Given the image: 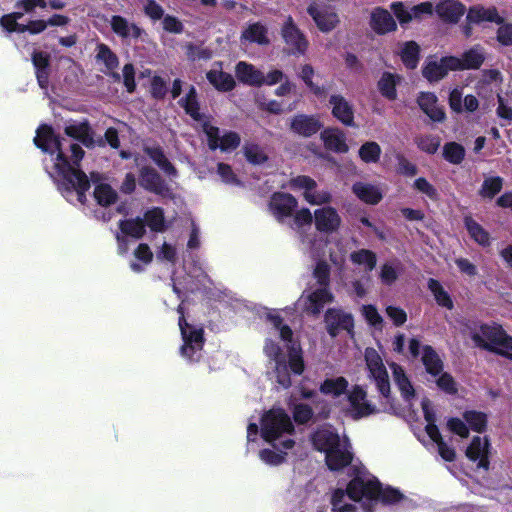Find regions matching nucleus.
Wrapping results in <instances>:
<instances>
[{
  "instance_id": "774afa93",
  "label": "nucleus",
  "mask_w": 512,
  "mask_h": 512,
  "mask_svg": "<svg viewBox=\"0 0 512 512\" xmlns=\"http://www.w3.org/2000/svg\"><path fill=\"white\" fill-rule=\"evenodd\" d=\"M168 92L166 81L158 75L151 79L150 94L156 100H163Z\"/></svg>"
},
{
  "instance_id": "338daca9",
  "label": "nucleus",
  "mask_w": 512,
  "mask_h": 512,
  "mask_svg": "<svg viewBox=\"0 0 512 512\" xmlns=\"http://www.w3.org/2000/svg\"><path fill=\"white\" fill-rule=\"evenodd\" d=\"M438 376L436 384L440 390L449 395H455L458 392L457 383L450 373L442 371Z\"/></svg>"
},
{
  "instance_id": "2eb2a0df",
  "label": "nucleus",
  "mask_w": 512,
  "mask_h": 512,
  "mask_svg": "<svg viewBox=\"0 0 512 512\" xmlns=\"http://www.w3.org/2000/svg\"><path fill=\"white\" fill-rule=\"evenodd\" d=\"M297 206V199L290 193L277 191L270 197L269 208L278 221L291 217Z\"/></svg>"
},
{
  "instance_id": "a18cd8bd",
  "label": "nucleus",
  "mask_w": 512,
  "mask_h": 512,
  "mask_svg": "<svg viewBox=\"0 0 512 512\" xmlns=\"http://www.w3.org/2000/svg\"><path fill=\"white\" fill-rule=\"evenodd\" d=\"M93 195L97 204L102 207H109L115 204L118 200L117 192L110 184L107 183H100L96 185Z\"/></svg>"
},
{
  "instance_id": "4468645a",
  "label": "nucleus",
  "mask_w": 512,
  "mask_h": 512,
  "mask_svg": "<svg viewBox=\"0 0 512 512\" xmlns=\"http://www.w3.org/2000/svg\"><path fill=\"white\" fill-rule=\"evenodd\" d=\"M490 448L491 443L487 436H473L470 444L466 448L465 455L472 461L477 462V467L489 470L490 468Z\"/></svg>"
},
{
  "instance_id": "052dcab7",
  "label": "nucleus",
  "mask_w": 512,
  "mask_h": 512,
  "mask_svg": "<svg viewBox=\"0 0 512 512\" xmlns=\"http://www.w3.org/2000/svg\"><path fill=\"white\" fill-rule=\"evenodd\" d=\"M346 495L348 496L347 488L345 490L341 488L334 490L331 497V505L334 512H350L355 510L353 504L343 503Z\"/></svg>"
},
{
  "instance_id": "dca6fc26",
  "label": "nucleus",
  "mask_w": 512,
  "mask_h": 512,
  "mask_svg": "<svg viewBox=\"0 0 512 512\" xmlns=\"http://www.w3.org/2000/svg\"><path fill=\"white\" fill-rule=\"evenodd\" d=\"M366 398V391L359 385H355L348 394L349 413L353 419L358 420L376 412L375 406L367 401Z\"/></svg>"
},
{
  "instance_id": "09e8293b",
  "label": "nucleus",
  "mask_w": 512,
  "mask_h": 512,
  "mask_svg": "<svg viewBox=\"0 0 512 512\" xmlns=\"http://www.w3.org/2000/svg\"><path fill=\"white\" fill-rule=\"evenodd\" d=\"M119 229L123 234L135 239H141L146 233L144 220L140 217L120 220Z\"/></svg>"
},
{
  "instance_id": "aec40b11",
  "label": "nucleus",
  "mask_w": 512,
  "mask_h": 512,
  "mask_svg": "<svg viewBox=\"0 0 512 512\" xmlns=\"http://www.w3.org/2000/svg\"><path fill=\"white\" fill-rule=\"evenodd\" d=\"M329 104L332 106V116L347 127H355L354 108L344 96L333 94L329 98Z\"/></svg>"
},
{
  "instance_id": "473e14b6",
  "label": "nucleus",
  "mask_w": 512,
  "mask_h": 512,
  "mask_svg": "<svg viewBox=\"0 0 512 512\" xmlns=\"http://www.w3.org/2000/svg\"><path fill=\"white\" fill-rule=\"evenodd\" d=\"M321 139L326 149L336 153H347L349 147L345 134L338 128H326L321 132Z\"/></svg>"
},
{
  "instance_id": "72a5a7b5",
  "label": "nucleus",
  "mask_w": 512,
  "mask_h": 512,
  "mask_svg": "<svg viewBox=\"0 0 512 512\" xmlns=\"http://www.w3.org/2000/svg\"><path fill=\"white\" fill-rule=\"evenodd\" d=\"M352 461L353 453L347 449H341V445L325 455V463L331 471H340L349 466Z\"/></svg>"
},
{
  "instance_id": "c03bdc74",
  "label": "nucleus",
  "mask_w": 512,
  "mask_h": 512,
  "mask_svg": "<svg viewBox=\"0 0 512 512\" xmlns=\"http://www.w3.org/2000/svg\"><path fill=\"white\" fill-rule=\"evenodd\" d=\"M393 377L396 385L398 386L403 398L410 400L415 396V390L407 377L403 368L397 363H392Z\"/></svg>"
},
{
  "instance_id": "4d7b16f0",
  "label": "nucleus",
  "mask_w": 512,
  "mask_h": 512,
  "mask_svg": "<svg viewBox=\"0 0 512 512\" xmlns=\"http://www.w3.org/2000/svg\"><path fill=\"white\" fill-rule=\"evenodd\" d=\"M350 259L358 265H366L367 270L372 271L376 266V254L368 249H360L351 253Z\"/></svg>"
},
{
  "instance_id": "69168bd1",
  "label": "nucleus",
  "mask_w": 512,
  "mask_h": 512,
  "mask_svg": "<svg viewBox=\"0 0 512 512\" xmlns=\"http://www.w3.org/2000/svg\"><path fill=\"white\" fill-rule=\"evenodd\" d=\"M293 419L299 425L307 424L314 416L312 407L305 403L296 404L292 410Z\"/></svg>"
},
{
  "instance_id": "f8f14e48",
  "label": "nucleus",
  "mask_w": 512,
  "mask_h": 512,
  "mask_svg": "<svg viewBox=\"0 0 512 512\" xmlns=\"http://www.w3.org/2000/svg\"><path fill=\"white\" fill-rule=\"evenodd\" d=\"M327 333L331 337H336L340 330H345L349 334L354 333V318L351 313H346L339 308H328L324 315Z\"/></svg>"
},
{
  "instance_id": "f704fd0d",
  "label": "nucleus",
  "mask_w": 512,
  "mask_h": 512,
  "mask_svg": "<svg viewBox=\"0 0 512 512\" xmlns=\"http://www.w3.org/2000/svg\"><path fill=\"white\" fill-rule=\"evenodd\" d=\"M401 77L388 71L382 73L377 82V88L382 97L389 101L397 99V85L400 83Z\"/></svg>"
},
{
  "instance_id": "e2e57ef3",
  "label": "nucleus",
  "mask_w": 512,
  "mask_h": 512,
  "mask_svg": "<svg viewBox=\"0 0 512 512\" xmlns=\"http://www.w3.org/2000/svg\"><path fill=\"white\" fill-rule=\"evenodd\" d=\"M390 9L395 15L401 27L405 28L411 21V11L404 2L395 1L390 4Z\"/></svg>"
},
{
  "instance_id": "ddd939ff",
  "label": "nucleus",
  "mask_w": 512,
  "mask_h": 512,
  "mask_svg": "<svg viewBox=\"0 0 512 512\" xmlns=\"http://www.w3.org/2000/svg\"><path fill=\"white\" fill-rule=\"evenodd\" d=\"M307 13L323 33L331 32L340 22L338 14L330 6H320L315 1L308 5Z\"/></svg>"
},
{
  "instance_id": "412c9836",
  "label": "nucleus",
  "mask_w": 512,
  "mask_h": 512,
  "mask_svg": "<svg viewBox=\"0 0 512 512\" xmlns=\"http://www.w3.org/2000/svg\"><path fill=\"white\" fill-rule=\"evenodd\" d=\"M485 61V54L480 45H475L463 52L461 58L452 56L455 71L479 69Z\"/></svg>"
},
{
  "instance_id": "7c9ffc66",
  "label": "nucleus",
  "mask_w": 512,
  "mask_h": 512,
  "mask_svg": "<svg viewBox=\"0 0 512 512\" xmlns=\"http://www.w3.org/2000/svg\"><path fill=\"white\" fill-rule=\"evenodd\" d=\"M143 152L163 171L168 177H177L178 170L174 164L166 157L163 148L157 146H143Z\"/></svg>"
},
{
  "instance_id": "0eeeda50",
  "label": "nucleus",
  "mask_w": 512,
  "mask_h": 512,
  "mask_svg": "<svg viewBox=\"0 0 512 512\" xmlns=\"http://www.w3.org/2000/svg\"><path fill=\"white\" fill-rule=\"evenodd\" d=\"M364 358L369 377L376 384L378 392L386 399L390 397V381L387 369L379 353L372 347L365 349Z\"/></svg>"
},
{
  "instance_id": "393cba45",
  "label": "nucleus",
  "mask_w": 512,
  "mask_h": 512,
  "mask_svg": "<svg viewBox=\"0 0 512 512\" xmlns=\"http://www.w3.org/2000/svg\"><path fill=\"white\" fill-rule=\"evenodd\" d=\"M435 11L444 22L456 24L464 15L466 7L459 0H441L436 4Z\"/></svg>"
},
{
  "instance_id": "79ce46f5",
  "label": "nucleus",
  "mask_w": 512,
  "mask_h": 512,
  "mask_svg": "<svg viewBox=\"0 0 512 512\" xmlns=\"http://www.w3.org/2000/svg\"><path fill=\"white\" fill-rule=\"evenodd\" d=\"M348 381L345 377L327 378L319 386V391L324 395L338 398L345 394L348 388Z\"/></svg>"
},
{
  "instance_id": "f3484780",
  "label": "nucleus",
  "mask_w": 512,
  "mask_h": 512,
  "mask_svg": "<svg viewBox=\"0 0 512 512\" xmlns=\"http://www.w3.org/2000/svg\"><path fill=\"white\" fill-rule=\"evenodd\" d=\"M369 26L377 35H386L397 30L396 20L392 14L383 7H375L370 13Z\"/></svg>"
},
{
  "instance_id": "9d476101",
  "label": "nucleus",
  "mask_w": 512,
  "mask_h": 512,
  "mask_svg": "<svg viewBox=\"0 0 512 512\" xmlns=\"http://www.w3.org/2000/svg\"><path fill=\"white\" fill-rule=\"evenodd\" d=\"M281 37L289 47V55H304L306 53L309 42L290 15L281 27Z\"/></svg>"
},
{
  "instance_id": "4c0bfd02",
  "label": "nucleus",
  "mask_w": 512,
  "mask_h": 512,
  "mask_svg": "<svg viewBox=\"0 0 512 512\" xmlns=\"http://www.w3.org/2000/svg\"><path fill=\"white\" fill-rule=\"evenodd\" d=\"M208 82L220 92H230L235 86L236 82L230 73L222 71V69H211L206 73Z\"/></svg>"
},
{
  "instance_id": "c9c22d12",
  "label": "nucleus",
  "mask_w": 512,
  "mask_h": 512,
  "mask_svg": "<svg viewBox=\"0 0 512 512\" xmlns=\"http://www.w3.org/2000/svg\"><path fill=\"white\" fill-rule=\"evenodd\" d=\"M421 361L426 372L433 377L440 375L443 371L444 363L431 345H424L422 347Z\"/></svg>"
},
{
  "instance_id": "b1692460",
  "label": "nucleus",
  "mask_w": 512,
  "mask_h": 512,
  "mask_svg": "<svg viewBox=\"0 0 512 512\" xmlns=\"http://www.w3.org/2000/svg\"><path fill=\"white\" fill-rule=\"evenodd\" d=\"M290 187L293 189H304L303 196L305 200L312 205H320L330 201V195L324 194L321 197H316L312 191L317 187L316 181L306 175H299L292 178L289 182Z\"/></svg>"
},
{
  "instance_id": "864d4df0",
  "label": "nucleus",
  "mask_w": 512,
  "mask_h": 512,
  "mask_svg": "<svg viewBox=\"0 0 512 512\" xmlns=\"http://www.w3.org/2000/svg\"><path fill=\"white\" fill-rule=\"evenodd\" d=\"M414 143L422 152L433 155L438 151L441 144V139L437 135L424 134L416 136L414 138Z\"/></svg>"
},
{
  "instance_id": "ea45409f",
  "label": "nucleus",
  "mask_w": 512,
  "mask_h": 512,
  "mask_svg": "<svg viewBox=\"0 0 512 512\" xmlns=\"http://www.w3.org/2000/svg\"><path fill=\"white\" fill-rule=\"evenodd\" d=\"M334 301V295L327 287H320L309 294L308 302L309 307L308 310L313 315H318L322 311L323 307L327 303H331Z\"/></svg>"
},
{
  "instance_id": "37998d69",
  "label": "nucleus",
  "mask_w": 512,
  "mask_h": 512,
  "mask_svg": "<svg viewBox=\"0 0 512 512\" xmlns=\"http://www.w3.org/2000/svg\"><path fill=\"white\" fill-rule=\"evenodd\" d=\"M145 227L148 226L151 231L162 233L166 231L167 225L165 221L164 210L161 207H153L145 211L144 218Z\"/></svg>"
},
{
  "instance_id": "1a4fd4ad",
  "label": "nucleus",
  "mask_w": 512,
  "mask_h": 512,
  "mask_svg": "<svg viewBox=\"0 0 512 512\" xmlns=\"http://www.w3.org/2000/svg\"><path fill=\"white\" fill-rule=\"evenodd\" d=\"M202 130L207 136L208 147L210 150L221 151L235 150L241 143V138L237 132L228 131L220 137V130L217 126L211 125L208 121L202 123Z\"/></svg>"
},
{
  "instance_id": "7ed1b4c3",
  "label": "nucleus",
  "mask_w": 512,
  "mask_h": 512,
  "mask_svg": "<svg viewBox=\"0 0 512 512\" xmlns=\"http://www.w3.org/2000/svg\"><path fill=\"white\" fill-rule=\"evenodd\" d=\"M33 142L44 153L53 155L56 152V162L54 164L56 172L64 169L66 165L80 166V162L85 155L84 150L79 144L70 143L68 150L71 155L68 156L66 153L67 149L64 146L66 140L56 135L52 126L48 124H42L37 128Z\"/></svg>"
},
{
  "instance_id": "f257e3e1",
  "label": "nucleus",
  "mask_w": 512,
  "mask_h": 512,
  "mask_svg": "<svg viewBox=\"0 0 512 512\" xmlns=\"http://www.w3.org/2000/svg\"><path fill=\"white\" fill-rule=\"evenodd\" d=\"M354 471V477L347 484V494L349 499L355 502L366 500L367 502L363 504L365 512H374L376 503L388 506L405 499V495L399 489L389 485L383 486L375 476L366 479L358 468Z\"/></svg>"
},
{
  "instance_id": "c85d7f7f",
  "label": "nucleus",
  "mask_w": 512,
  "mask_h": 512,
  "mask_svg": "<svg viewBox=\"0 0 512 512\" xmlns=\"http://www.w3.org/2000/svg\"><path fill=\"white\" fill-rule=\"evenodd\" d=\"M64 133L68 137L79 141L87 148H93L95 145L94 131L87 119L79 123H72L65 126Z\"/></svg>"
},
{
  "instance_id": "e433bc0d",
  "label": "nucleus",
  "mask_w": 512,
  "mask_h": 512,
  "mask_svg": "<svg viewBox=\"0 0 512 512\" xmlns=\"http://www.w3.org/2000/svg\"><path fill=\"white\" fill-rule=\"evenodd\" d=\"M352 191L362 202L370 205L378 204L383 198L380 189L369 183L356 182Z\"/></svg>"
},
{
  "instance_id": "2f4dec72",
  "label": "nucleus",
  "mask_w": 512,
  "mask_h": 512,
  "mask_svg": "<svg viewBox=\"0 0 512 512\" xmlns=\"http://www.w3.org/2000/svg\"><path fill=\"white\" fill-rule=\"evenodd\" d=\"M235 73L237 79L245 85L260 87L264 84L263 72L247 62H238L235 67Z\"/></svg>"
},
{
  "instance_id": "cd10ccee",
  "label": "nucleus",
  "mask_w": 512,
  "mask_h": 512,
  "mask_svg": "<svg viewBox=\"0 0 512 512\" xmlns=\"http://www.w3.org/2000/svg\"><path fill=\"white\" fill-rule=\"evenodd\" d=\"M32 64L35 68L37 83L41 89H47L50 77V54L44 51L35 50L31 56Z\"/></svg>"
},
{
  "instance_id": "a211bd4d",
  "label": "nucleus",
  "mask_w": 512,
  "mask_h": 512,
  "mask_svg": "<svg viewBox=\"0 0 512 512\" xmlns=\"http://www.w3.org/2000/svg\"><path fill=\"white\" fill-rule=\"evenodd\" d=\"M452 56H443L439 61L429 60L422 68L423 77L430 83L438 82L445 78L449 71H455Z\"/></svg>"
},
{
  "instance_id": "c756f323",
  "label": "nucleus",
  "mask_w": 512,
  "mask_h": 512,
  "mask_svg": "<svg viewBox=\"0 0 512 512\" xmlns=\"http://www.w3.org/2000/svg\"><path fill=\"white\" fill-rule=\"evenodd\" d=\"M311 442L315 450L328 454L332 449L340 446V437L329 429H317L311 434Z\"/></svg>"
},
{
  "instance_id": "4be33fe9",
  "label": "nucleus",
  "mask_w": 512,
  "mask_h": 512,
  "mask_svg": "<svg viewBox=\"0 0 512 512\" xmlns=\"http://www.w3.org/2000/svg\"><path fill=\"white\" fill-rule=\"evenodd\" d=\"M315 227L321 233H333L338 230L341 218L336 209L327 206L316 209L314 212Z\"/></svg>"
},
{
  "instance_id": "5701e85b",
  "label": "nucleus",
  "mask_w": 512,
  "mask_h": 512,
  "mask_svg": "<svg viewBox=\"0 0 512 512\" xmlns=\"http://www.w3.org/2000/svg\"><path fill=\"white\" fill-rule=\"evenodd\" d=\"M417 104L433 122L442 123L445 121L446 113L443 107L438 105V98L433 92H420L417 97Z\"/></svg>"
},
{
  "instance_id": "58836bf2",
  "label": "nucleus",
  "mask_w": 512,
  "mask_h": 512,
  "mask_svg": "<svg viewBox=\"0 0 512 512\" xmlns=\"http://www.w3.org/2000/svg\"><path fill=\"white\" fill-rule=\"evenodd\" d=\"M464 226L471 237L477 244L482 247L491 245V237L487 230H485L472 216L466 215L464 217Z\"/></svg>"
},
{
  "instance_id": "39448f33",
  "label": "nucleus",
  "mask_w": 512,
  "mask_h": 512,
  "mask_svg": "<svg viewBox=\"0 0 512 512\" xmlns=\"http://www.w3.org/2000/svg\"><path fill=\"white\" fill-rule=\"evenodd\" d=\"M261 436L266 442H273L283 434H294L295 427L283 408H272L262 417Z\"/></svg>"
},
{
  "instance_id": "8fccbe9b",
  "label": "nucleus",
  "mask_w": 512,
  "mask_h": 512,
  "mask_svg": "<svg viewBox=\"0 0 512 512\" xmlns=\"http://www.w3.org/2000/svg\"><path fill=\"white\" fill-rule=\"evenodd\" d=\"M400 57L407 69H415L420 60V46L415 41L405 42Z\"/></svg>"
},
{
  "instance_id": "603ef678",
  "label": "nucleus",
  "mask_w": 512,
  "mask_h": 512,
  "mask_svg": "<svg viewBox=\"0 0 512 512\" xmlns=\"http://www.w3.org/2000/svg\"><path fill=\"white\" fill-rule=\"evenodd\" d=\"M465 154V148L460 143L451 141L445 143L443 146V158L453 165L461 164L465 158Z\"/></svg>"
},
{
  "instance_id": "13d9d810",
  "label": "nucleus",
  "mask_w": 512,
  "mask_h": 512,
  "mask_svg": "<svg viewBox=\"0 0 512 512\" xmlns=\"http://www.w3.org/2000/svg\"><path fill=\"white\" fill-rule=\"evenodd\" d=\"M314 68L310 64H305L301 67V71L299 73V77L301 80L305 83V85L310 89V91L320 97L323 96L325 93V90L323 87H320L312 81V78L314 76Z\"/></svg>"
},
{
  "instance_id": "9b49d317",
  "label": "nucleus",
  "mask_w": 512,
  "mask_h": 512,
  "mask_svg": "<svg viewBox=\"0 0 512 512\" xmlns=\"http://www.w3.org/2000/svg\"><path fill=\"white\" fill-rule=\"evenodd\" d=\"M139 185L147 192L162 197L169 196L171 189L161 174L152 166L144 165L139 169Z\"/></svg>"
},
{
  "instance_id": "bb28decb",
  "label": "nucleus",
  "mask_w": 512,
  "mask_h": 512,
  "mask_svg": "<svg viewBox=\"0 0 512 512\" xmlns=\"http://www.w3.org/2000/svg\"><path fill=\"white\" fill-rule=\"evenodd\" d=\"M111 30L122 39H140L145 34L144 29L136 23H130L121 15H113L110 19Z\"/></svg>"
},
{
  "instance_id": "20e7f679",
  "label": "nucleus",
  "mask_w": 512,
  "mask_h": 512,
  "mask_svg": "<svg viewBox=\"0 0 512 512\" xmlns=\"http://www.w3.org/2000/svg\"><path fill=\"white\" fill-rule=\"evenodd\" d=\"M469 335L477 348L512 360V336L498 323L472 322L467 325Z\"/></svg>"
},
{
  "instance_id": "f03ea898",
  "label": "nucleus",
  "mask_w": 512,
  "mask_h": 512,
  "mask_svg": "<svg viewBox=\"0 0 512 512\" xmlns=\"http://www.w3.org/2000/svg\"><path fill=\"white\" fill-rule=\"evenodd\" d=\"M263 352L274 362L275 381L283 389L292 386L291 374L300 376L305 371V362L300 346L294 344L288 346L286 357L282 347L276 341L268 338L265 340Z\"/></svg>"
},
{
  "instance_id": "49530a36",
  "label": "nucleus",
  "mask_w": 512,
  "mask_h": 512,
  "mask_svg": "<svg viewBox=\"0 0 512 512\" xmlns=\"http://www.w3.org/2000/svg\"><path fill=\"white\" fill-rule=\"evenodd\" d=\"M469 429L477 433H483L487 429L488 417L486 413L477 410H466L462 414Z\"/></svg>"
},
{
  "instance_id": "5fc2aeb1",
  "label": "nucleus",
  "mask_w": 512,
  "mask_h": 512,
  "mask_svg": "<svg viewBox=\"0 0 512 512\" xmlns=\"http://www.w3.org/2000/svg\"><path fill=\"white\" fill-rule=\"evenodd\" d=\"M381 147L375 141H367L358 150V155L364 163H377L381 156Z\"/></svg>"
},
{
  "instance_id": "0e129e2a",
  "label": "nucleus",
  "mask_w": 512,
  "mask_h": 512,
  "mask_svg": "<svg viewBox=\"0 0 512 512\" xmlns=\"http://www.w3.org/2000/svg\"><path fill=\"white\" fill-rule=\"evenodd\" d=\"M395 159L397 161L396 172L399 175H402L405 177H413V176L417 175V173H418L417 166L414 163L410 162L405 157L404 154L397 153L395 155Z\"/></svg>"
},
{
  "instance_id": "de8ad7c7",
  "label": "nucleus",
  "mask_w": 512,
  "mask_h": 512,
  "mask_svg": "<svg viewBox=\"0 0 512 512\" xmlns=\"http://www.w3.org/2000/svg\"><path fill=\"white\" fill-rule=\"evenodd\" d=\"M427 286L439 306L448 310H452L454 308V302L450 294L443 288L438 280L430 278L428 280Z\"/></svg>"
},
{
  "instance_id": "6e6552de",
  "label": "nucleus",
  "mask_w": 512,
  "mask_h": 512,
  "mask_svg": "<svg viewBox=\"0 0 512 512\" xmlns=\"http://www.w3.org/2000/svg\"><path fill=\"white\" fill-rule=\"evenodd\" d=\"M57 174L62 180L61 189L67 192L76 191L78 200L83 203L86 199V192L90 188V182L85 172L79 169V166L70 164Z\"/></svg>"
},
{
  "instance_id": "680f3d73",
  "label": "nucleus",
  "mask_w": 512,
  "mask_h": 512,
  "mask_svg": "<svg viewBox=\"0 0 512 512\" xmlns=\"http://www.w3.org/2000/svg\"><path fill=\"white\" fill-rule=\"evenodd\" d=\"M23 17V13L16 10L9 14H5L0 18V25L9 33L18 32L23 33L21 30L24 24H19L17 21Z\"/></svg>"
},
{
  "instance_id": "423d86ee",
  "label": "nucleus",
  "mask_w": 512,
  "mask_h": 512,
  "mask_svg": "<svg viewBox=\"0 0 512 512\" xmlns=\"http://www.w3.org/2000/svg\"><path fill=\"white\" fill-rule=\"evenodd\" d=\"M178 325L183 340L180 348L181 355L189 362H198L205 344L203 328L190 325L185 317H179Z\"/></svg>"
},
{
  "instance_id": "6ab92c4d",
  "label": "nucleus",
  "mask_w": 512,
  "mask_h": 512,
  "mask_svg": "<svg viewBox=\"0 0 512 512\" xmlns=\"http://www.w3.org/2000/svg\"><path fill=\"white\" fill-rule=\"evenodd\" d=\"M323 124L316 115L297 114L290 123V129L295 134L309 138L317 134Z\"/></svg>"
},
{
  "instance_id": "bf43d9fd",
  "label": "nucleus",
  "mask_w": 512,
  "mask_h": 512,
  "mask_svg": "<svg viewBox=\"0 0 512 512\" xmlns=\"http://www.w3.org/2000/svg\"><path fill=\"white\" fill-rule=\"evenodd\" d=\"M244 156L253 165H261L268 161V156L258 144L245 145Z\"/></svg>"
},
{
  "instance_id": "a19ab883",
  "label": "nucleus",
  "mask_w": 512,
  "mask_h": 512,
  "mask_svg": "<svg viewBox=\"0 0 512 512\" xmlns=\"http://www.w3.org/2000/svg\"><path fill=\"white\" fill-rule=\"evenodd\" d=\"M241 39L258 45H268L270 43L268 38V29L260 22L248 25V27L242 32Z\"/></svg>"
},
{
  "instance_id": "a878e982",
  "label": "nucleus",
  "mask_w": 512,
  "mask_h": 512,
  "mask_svg": "<svg viewBox=\"0 0 512 512\" xmlns=\"http://www.w3.org/2000/svg\"><path fill=\"white\" fill-rule=\"evenodd\" d=\"M466 20L475 25H479L483 22L496 24H503L504 22V18L499 15L495 6L486 8L481 4L473 5L468 9Z\"/></svg>"
},
{
  "instance_id": "3c124183",
  "label": "nucleus",
  "mask_w": 512,
  "mask_h": 512,
  "mask_svg": "<svg viewBox=\"0 0 512 512\" xmlns=\"http://www.w3.org/2000/svg\"><path fill=\"white\" fill-rule=\"evenodd\" d=\"M96 50V60L102 62L108 71H114L119 66L118 56L107 44L99 43Z\"/></svg>"
},
{
  "instance_id": "6e6d98bb",
  "label": "nucleus",
  "mask_w": 512,
  "mask_h": 512,
  "mask_svg": "<svg viewBox=\"0 0 512 512\" xmlns=\"http://www.w3.org/2000/svg\"><path fill=\"white\" fill-rule=\"evenodd\" d=\"M503 178L493 176L485 178L479 190V195L483 198H494L503 188Z\"/></svg>"
}]
</instances>
